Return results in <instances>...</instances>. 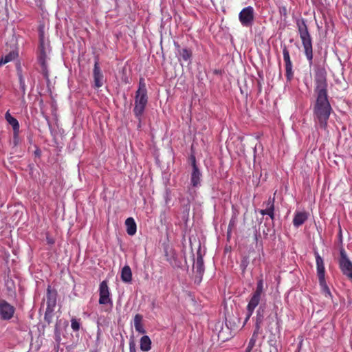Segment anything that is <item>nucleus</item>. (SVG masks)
<instances>
[{"instance_id":"f257e3e1","label":"nucleus","mask_w":352,"mask_h":352,"mask_svg":"<svg viewBox=\"0 0 352 352\" xmlns=\"http://www.w3.org/2000/svg\"><path fill=\"white\" fill-rule=\"evenodd\" d=\"M314 115L320 127L326 129L332 108L328 99V94H316L314 105Z\"/></svg>"},{"instance_id":"f03ea898","label":"nucleus","mask_w":352,"mask_h":352,"mask_svg":"<svg viewBox=\"0 0 352 352\" xmlns=\"http://www.w3.org/2000/svg\"><path fill=\"white\" fill-rule=\"evenodd\" d=\"M296 24L302 42L305 55L309 65H311L314 56L312 38L309 33L306 20L303 18L298 19L296 21Z\"/></svg>"},{"instance_id":"7ed1b4c3","label":"nucleus","mask_w":352,"mask_h":352,"mask_svg":"<svg viewBox=\"0 0 352 352\" xmlns=\"http://www.w3.org/2000/svg\"><path fill=\"white\" fill-rule=\"evenodd\" d=\"M147 103L148 96L146 84L144 80L140 78L138 89L135 93V106L133 108V113L140 122H141V118L144 112Z\"/></svg>"},{"instance_id":"20e7f679","label":"nucleus","mask_w":352,"mask_h":352,"mask_svg":"<svg viewBox=\"0 0 352 352\" xmlns=\"http://www.w3.org/2000/svg\"><path fill=\"white\" fill-rule=\"evenodd\" d=\"M327 75V71L324 67H317L315 69L314 82L316 94H328Z\"/></svg>"},{"instance_id":"39448f33","label":"nucleus","mask_w":352,"mask_h":352,"mask_svg":"<svg viewBox=\"0 0 352 352\" xmlns=\"http://www.w3.org/2000/svg\"><path fill=\"white\" fill-rule=\"evenodd\" d=\"M340 254L339 267L344 275L352 280V262L348 258L343 248L340 249Z\"/></svg>"},{"instance_id":"423d86ee","label":"nucleus","mask_w":352,"mask_h":352,"mask_svg":"<svg viewBox=\"0 0 352 352\" xmlns=\"http://www.w3.org/2000/svg\"><path fill=\"white\" fill-rule=\"evenodd\" d=\"M16 311L14 306L7 300L0 298V320L9 321L13 318Z\"/></svg>"},{"instance_id":"0eeeda50","label":"nucleus","mask_w":352,"mask_h":352,"mask_svg":"<svg viewBox=\"0 0 352 352\" xmlns=\"http://www.w3.org/2000/svg\"><path fill=\"white\" fill-rule=\"evenodd\" d=\"M239 20L243 27H251L254 21V10L248 6L241 10L239 14Z\"/></svg>"},{"instance_id":"6e6552de","label":"nucleus","mask_w":352,"mask_h":352,"mask_svg":"<svg viewBox=\"0 0 352 352\" xmlns=\"http://www.w3.org/2000/svg\"><path fill=\"white\" fill-rule=\"evenodd\" d=\"M56 297H57V292L56 289H52L51 286H48L47 289V307L45 311V316L47 314H51L54 311V308L56 305Z\"/></svg>"},{"instance_id":"1a4fd4ad","label":"nucleus","mask_w":352,"mask_h":352,"mask_svg":"<svg viewBox=\"0 0 352 352\" xmlns=\"http://www.w3.org/2000/svg\"><path fill=\"white\" fill-rule=\"evenodd\" d=\"M99 296V303L100 305L112 304L109 287L106 280L102 281L100 284Z\"/></svg>"},{"instance_id":"9d476101","label":"nucleus","mask_w":352,"mask_h":352,"mask_svg":"<svg viewBox=\"0 0 352 352\" xmlns=\"http://www.w3.org/2000/svg\"><path fill=\"white\" fill-rule=\"evenodd\" d=\"M261 297L252 294L250 301L247 305V314L245 320L246 322L252 316L255 308L258 305L261 301Z\"/></svg>"},{"instance_id":"9b49d317","label":"nucleus","mask_w":352,"mask_h":352,"mask_svg":"<svg viewBox=\"0 0 352 352\" xmlns=\"http://www.w3.org/2000/svg\"><path fill=\"white\" fill-rule=\"evenodd\" d=\"M192 171L190 177V182L193 187H197L200 184L201 173L196 164L195 157H192Z\"/></svg>"},{"instance_id":"f8f14e48","label":"nucleus","mask_w":352,"mask_h":352,"mask_svg":"<svg viewBox=\"0 0 352 352\" xmlns=\"http://www.w3.org/2000/svg\"><path fill=\"white\" fill-rule=\"evenodd\" d=\"M93 77L94 81V87L96 88L101 87L103 85L104 76L100 68L98 61L95 62L93 70Z\"/></svg>"},{"instance_id":"ddd939ff","label":"nucleus","mask_w":352,"mask_h":352,"mask_svg":"<svg viewBox=\"0 0 352 352\" xmlns=\"http://www.w3.org/2000/svg\"><path fill=\"white\" fill-rule=\"evenodd\" d=\"M316 263L317 275L318 280L325 279V267L323 258L320 256L318 252L314 253Z\"/></svg>"},{"instance_id":"4468645a","label":"nucleus","mask_w":352,"mask_h":352,"mask_svg":"<svg viewBox=\"0 0 352 352\" xmlns=\"http://www.w3.org/2000/svg\"><path fill=\"white\" fill-rule=\"evenodd\" d=\"M309 217V213L306 211H296L293 219V225L296 228L302 226Z\"/></svg>"},{"instance_id":"2eb2a0df","label":"nucleus","mask_w":352,"mask_h":352,"mask_svg":"<svg viewBox=\"0 0 352 352\" xmlns=\"http://www.w3.org/2000/svg\"><path fill=\"white\" fill-rule=\"evenodd\" d=\"M6 121L12 126L14 135L16 137L19 132V123L18 120L11 116L9 111H7L5 115Z\"/></svg>"},{"instance_id":"dca6fc26","label":"nucleus","mask_w":352,"mask_h":352,"mask_svg":"<svg viewBox=\"0 0 352 352\" xmlns=\"http://www.w3.org/2000/svg\"><path fill=\"white\" fill-rule=\"evenodd\" d=\"M175 46L177 49L179 54L182 57V60L190 63V60L192 56V50L188 48L180 49L179 45L177 43H175Z\"/></svg>"},{"instance_id":"f3484780","label":"nucleus","mask_w":352,"mask_h":352,"mask_svg":"<svg viewBox=\"0 0 352 352\" xmlns=\"http://www.w3.org/2000/svg\"><path fill=\"white\" fill-rule=\"evenodd\" d=\"M265 306L261 305L256 311L255 327L261 328V324L264 320Z\"/></svg>"},{"instance_id":"a211bd4d","label":"nucleus","mask_w":352,"mask_h":352,"mask_svg":"<svg viewBox=\"0 0 352 352\" xmlns=\"http://www.w3.org/2000/svg\"><path fill=\"white\" fill-rule=\"evenodd\" d=\"M126 226V232L129 235L133 236L135 234L137 226L134 219L132 217H129L125 221Z\"/></svg>"},{"instance_id":"6ab92c4d","label":"nucleus","mask_w":352,"mask_h":352,"mask_svg":"<svg viewBox=\"0 0 352 352\" xmlns=\"http://www.w3.org/2000/svg\"><path fill=\"white\" fill-rule=\"evenodd\" d=\"M195 268L196 270V273L199 274V276H201L204 272V265L203 256L200 253L197 254Z\"/></svg>"},{"instance_id":"aec40b11","label":"nucleus","mask_w":352,"mask_h":352,"mask_svg":"<svg viewBox=\"0 0 352 352\" xmlns=\"http://www.w3.org/2000/svg\"><path fill=\"white\" fill-rule=\"evenodd\" d=\"M121 279L124 283H130L132 280V272L129 265H125L121 271Z\"/></svg>"},{"instance_id":"412c9836","label":"nucleus","mask_w":352,"mask_h":352,"mask_svg":"<svg viewBox=\"0 0 352 352\" xmlns=\"http://www.w3.org/2000/svg\"><path fill=\"white\" fill-rule=\"evenodd\" d=\"M142 316L137 314L134 317V327L136 331L140 333H145L146 331L142 324Z\"/></svg>"},{"instance_id":"4be33fe9","label":"nucleus","mask_w":352,"mask_h":352,"mask_svg":"<svg viewBox=\"0 0 352 352\" xmlns=\"http://www.w3.org/2000/svg\"><path fill=\"white\" fill-rule=\"evenodd\" d=\"M151 349V340L148 336H144L140 339V349L147 352Z\"/></svg>"},{"instance_id":"5701e85b","label":"nucleus","mask_w":352,"mask_h":352,"mask_svg":"<svg viewBox=\"0 0 352 352\" xmlns=\"http://www.w3.org/2000/svg\"><path fill=\"white\" fill-rule=\"evenodd\" d=\"M260 328L255 327L252 338L249 341L248 346L246 349V352H250L252 348L255 346L258 334L260 333Z\"/></svg>"},{"instance_id":"b1692460","label":"nucleus","mask_w":352,"mask_h":352,"mask_svg":"<svg viewBox=\"0 0 352 352\" xmlns=\"http://www.w3.org/2000/svg\"><path fill=\"white\" fill-rule=\"evenodd\" d=\"M165 253L166 261L170 264V265H172L173 267L177 266V256L175 252L173 250H170L169 252L166 251Z\"/></svg>"},{"instance_id":"393cba45","label":"nucleus","mask_w":352,"mask_h":352,"mask_svg":"<svg viewBox=\"0 0 352 352\" xmlns=\"http://www.w3.org/2000/svg\"><path fill=\"white\" fill-rule=\"evenodd\" d=\"M17 52L14 50L10 52L8 54L1 58V59L0 60V65H5L10 61L14 60L17 58Z\"/></svg>"},{"instance_id":"a878e982","label":"nucleus","mask_w":352,"mask_h":352,"mask_svg":"<svg viewBox=\"0 0 352 352\" xmlns=\"http://www.w3.org/2000/svg\"><path fill=\"white\" fill-rule=\"evenodd\" d=\"M39 48H40V52H39V54L38 56V63L42 61V60H46V58H47V55H46V53H45V48H44V41H43V33H41L40 34Z\"/></svg>"},{"instance_id":"bb28decb","label":"nucleus","mask_w":352,"mask_h":352,"mask_svg":"<svg viewBox=\"0 0 352 352\" xmlns=\"http://www.w3.org/2000/svg\"><path fill=\"white\" fill-rule=\"evenodd\" d=\"M318 281H319V285L321 287L322 292L324 294V296L326 298H328V297L331 298L332 296L331 293L330 292V289H329L328 285H327L326 280L323 279V280H320Z\"/></svg>"},{"instance_id":"cd10ccee","label":"nucleus","mask_w":352,"mask_h":352,"mask_svg":"<svg viewBox=\"0 0 352 352\" xmlns=\"http://www.w3.org/2000/svg\"><path fill=\"white\" fill-rule=\"evenodd\" d=\"M283 55L285 65H292V62L290 58L289 52L285 45L283 47Z\"/></svg>"},{"instance_id":"c85d7f7f","label":"nucleus","mask_w":352,"mask_h":352,"mask_svg":"<svg viewBox=\"0 0 352 352\" xmlns=\"http://www.w3.org/2000/svg\"><path fill=\"white\" fill-rule=\"evenodd\" d=\"M285 77L287 81H291L294 78L293 65H285Z\"/></svg>"},{"instance_id":"c756f323","label":"nucleus","mask_w":352,"mask_h":352,"mask_svg":"<svg viewBox=\"0 0 352 352\" xmlns=\"http://www.w3.org/2000/svg\"><path fill=\"white\" fill-rule=\"evenodd\" d=\"M18 77H19L20 87L23 91V94L24 95L25 94V79L23 76L21 71L18 72Z\"/></svg>"},{"instance_id":"7c9ffc66","label":"nucleus","mask_w":352,"mask_h":352,"mask_svg":"<svg viewBox=\"0 0 352 352\" xmlns=\"http://www.w3.org/2000/svg\"><path fill=\"white\" fill-rule=\"evenodd\" d=\"M39 64L41 66L42 74H43V76L47 78L48 77V70H47V65L46 60L39 62Z\"/></svg>"},{"instance_id":"2f4dec72","label":"nucleus","mask_w":352,"mask_h":352,"mask_svg":"<svg viewBox=\"0 0 352 352\" xmlns=\"http://www.w3.org/2000/svg\"><path fill=\"white\" fill-rule=\"evenodd\" d=\"M71 327L74 331H78L80 329V322L76 318L71 320Z\"/></svg>"},{"instance_id":"473e14b6","label":"nucleus","mask_w":352,"mask_h":352,"mask_svg":"<svg viewBox=\"0 0 352 352\" xmlns=\"http://www.w3.org/2000/svg\"><path fill=\"white\" fill-rule=\"evenodd\" d=\"M265 204L266 208L269 210H274V198L270 197Z\"/></svg>"},{"instance_id":"72a5a7b5","label":"nucleus","mask_w":352,"mask_h":352,"mask_svg":"<svg viewBox=\"0 0 352 352\" xmlns=\"http://www.w3.org/2000/svg\"><path fill=\"white\" fill-rule=\"evenodd\" d=\"M129 345V352H137L136 351V345L133 339L130 340Z\"/></svg>"},{"instance_id":"f704fd0d","label":"nucleus","mask_w":352,"mask_h":352,"mask_svg":"<svg viewBox=\"0 0 352 352\" xmlns=\"http://www.w3.org/2000/svg\"><path fill=\"white\" fill-rule=\"evenodd\" d=\"M274 322L273 318H271L270 316L267 318V330L272 334V328L271 327V324Z\"/></svg>"},{"instance_id":"c9c22d12","label":"nucleus","mask_w":352,"mask_h":352,"mask_svg":"<svg viewBox=\"0 0 352 352\" xmlns=\"http://www.w3.org/2000/svg\"><path fill=\"white\" fill-rule=\"evenodd\" d=\"M253 294L261 297L263 294V288H256V290L252 293Z\"/></svg>"},{"instance_id":"e433bc0d","label":"nucleus","mask_w":352,"mask_h":352,"mask_svg":"<svg viewBox=\"0 0 352 352\" xmlns=\"http://www.w3.org/2000/svg\"><path fill=\"white\" fill-rule=\"evenodd\" d=\"M256 287L258 288H263V278H260L256 284Z\"/></svg>"},{"instance_id":"4c0bfd02","label":"nucleus","mask_w":352,"mask_h":352,"mask_svg":"<svg viewBox=\"0 0 352 352\" xmlns=\"http://www.w3.org/2000/svg\"><path fill=\"white\" fill-rule=\"evenodd\" d=\"M268 212H269L267 215H269L271 219L273 220L274 219V210H270Z\"/></svg>"},{"instance_id":"58836bf2","label":"nucleus","mask_w":352,"mask_h":352,"mask_svg":"<svg viewBox=\"0 0 352 352\" xmlns=\"http://www.w3.org/2000/svg\"><path fill=\"white\" fill-rule=\"evenodd\" d=\"M268 211H270L269 209L267 208H265L264 210H260V213L262 214V215H267L268 214Z\"/></svg>"},{"instance_id":"ea45409f","label":"nucleus","mask_w":352,"mask_h":352,"mask_svg":"<svg viewBox=\"0 0 352 352\" xmlns=\"http://www.w3.org/2000/svg\"><path fill=\"white\" fill-rule=\"evenodd\" d=\"M47 241L49 244H54V241L52 239L49 238V237H47Z\"/></svg>"},{"instance_id":"a19ab883","label":"nucleus","mask_w":352,"mask_h":352,"mask_svg":"<svg viewBox=\"0 0 352 352\" xmlns=\"http://www.w3.org/2000/svg\"><path fill=\"white\" fill-rule=\"evenodd\" d=\"M234 224V221L232 222V221H230V222L229 223V228H230L231 225H233Z\"/></svg>"},{"instance_id":"79ce46f5","label":"nucleus","mask_w":352,"mask_h":352,"mask_svg":"<svg viewBox=\"0 0 352 352\" xmlns=\"http://www.w3.org/2000/svg\"><path fill=\"white\" fill-rule=\"evenodd\" d=\"M222 333H223V331H221V332L219 333V338H222Z\"/></svg>"},{"instance_id":"37998d69","label":"nucleus","mask_w":352,"mask_h":352,"mask_svg":"<svg viewBox=\"0 0 352 352\" xmlns=\"http://www.w3.org/2000/svg\"><path fill=\"white\" fill-rule=\"evenodd\" d=\"M241 94H243V92H245V90H243L241 89Z\"/></svg>"},{"instance_id":"c03bdc74","label":"nucleus","mask_w":352,"mask_h":352,"mask_svg":"<svg viewBox=\"0 0 352 352\" xmlns=\"http://www.w3.org/2000/svg\"><path fill=\"white\" fill-rule=\"evenodd\" d=\"M241 94H243V92H245V90H243L241 89Z\"/></svg>"},{"instance_id":"a18cd8bd","label":"nucleus","mask_w":352,"mask_h":352,"mask_svg":"<svg viewBox=\"0 0 352 352\" xmlns=\"http://www.w3.org/2000/svg\"><path fill=\"white\" fill-rule=\"evenodd\" d=\"M222 339L223 341L225 340L224 338H222ZM226 340H228V338H226Z\"/></svg>"}]
</instances>
